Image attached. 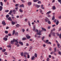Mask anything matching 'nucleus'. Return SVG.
<instances>
[{
  "label": "nucleus",
  "mask_w": 61,
  "mask_h": 61,
  "mask_svg": "<svg viewBox=\"0 0 61 61\" xmlns=\"http://www.w3.org/2000/svg\"><path fill=\"white\" fill-rule=\"evenodd\" d=\"M53 53H54V52L52 51L51 52L50 54L51 55H52Z\"/></svg>",
  "instance_id": "53"
},
{
  "label": "nucleus",
  "mask_w": 61,
  "mask_h": 61,
  "mask_svg": "<svg viewBox=\"0 0 61 61\" xmlns=\"http://www.w3.org/2000/svg\"><path fill=\"white\" fill-rule=\"evenodd\" d=\"M27 58H30V56L28 54L27 55Z\"/></svg>",
  "instance_id": "42"
},
{
  "label": "nucleus",
  "mask_w": 61,
  "mask_h": 61,
  "mask_svg": "<svg viewBox=\"0 0 61 61\" xmlns=\"http://www.w3.org/2000/svg\"><path fill=\"white\" fill-rule=\"evenodd\" d=\"M46 18L47 19H48V20H47L46 19H45V21L46 22H47V21H49V20L48 19V18H47V17H46Z\"/></svg>",
  "instance_id": "17"
},
{
  "label": "nucleus",
  "mask_w": 61,
  "mask_h": 61,
  "mask_svg": "<svg viewBox=\"0 0 61 61\" xmlns=\"http://www.w3.org/2000/svg\"><path fill=\"white\" fill-rule=\"evenodd\" d=\"M19 5L18 4H15V6L16 7L18 6Z\"/></svg>",
  "instance_id": "45"
},
{
  "label": "nucleus",
  "mask_w": 61,
  "mask_h": 61,
  "mask_svg": "<svg viewBox=\"0 0 61 61\" xmlns=\"http://www.w3.org/2000/svg\"><path fill=\"white\" fill-rule=\"evenodd\" d=\"M41 29L43 31H46V29L42 27L41 28Z\"/></svg>",
  "instance_id": "15"
},
{
  "label": "nucleus",
  "mask_w": 61,
  "mask_h": 61,
  "mask_svg": "<svg viewBox=\"0 0 61 61\" xmlns=\"http://www.w3.org/2000/svg\"><path fill=\"white\" fill-rule=\"evenodd\" d=\"M49 58H48L47 59V61H49Z\"/></svg>",
  "instance_id": "61"
},
{
  "label": "nucleus",
  "mask_w": 61,
  "mask_h": 61,
  "mask_svg": "<svg viewBox=\"0 0 61 61\" xmlns=\"http://www.w3.org/2000/svg\"><path fill=\"white\" fill-rule=\"evenodd\" d=\"M35 57L34 56H33L31 57V60H35Z\"/></svg>",
  "instance_id": "10"
},
{
  "label": "nucleus",
  "mask_w": 61,
  "mask_h": 61,
  "mask_svg": "<svg viewBox=\"0 0 61 61\" xmlns=\"http://www.w3.org/2000/svg\"><path fill=\"white\" fill-rule=\"evenodd\" d=\"M56 8L55 7V6H53L52 7V9H53V10H55Z\"/></svg>",
  "instance_id": "16"
},
{
  "label": "nucleus",
  "mask_w": 61,
  "mask_h": 61,
  "mask_svg": "<svg viewBox=\"0 0 61 61\" xmlns=\"http://www.w3.org/2000/svg\"><path fill=\"white\" fill-rule=\"evenodd\" d=\"M39 32H37V34L38 35H39V36H41V35H42V34H41V31L40 30H39Z\"/></svg>",
  "instance_id": "1"
},
{
  "label": "nucleus",
  "mask_w": 61,
  "mask_h": 61,
  "mask_svg": "<svg viewBox=\"0 0 61 61\" xmlns=\"http://www.w3.org/2000/svg\"><path fill=\"white\" fill-rule=\"evenodd\" d=\"M55 19V16H53V17L52 18V20H54Z\"/></svg>",
  "instance_id": "49"
},
{
  "label": "nucleus",
  "mask_w": 61,
  "mask_h": 61,
  "mask_svg": "<svg viewBox=\"0 0 61 61\" xmlns=\"http://www.w3.org/2000/svg\"><path fill=\"white\" fill-rule=\"evenodd\" d=\"M12 10H11L10 11L9 13V15H11V14H12Z\"/></svg>",
  "instance_id": "19"
},
{
  "label": "nucleus",
  "mask_w": 61,
  "mask_h": 61,
  "mask_svg": "<svg viewBox=\"0 0 61 61\" xmlns=\"http://www.w3.org/2000/svg\"><path fill=\"white\" fill-rule=\"evenodd\" d=\"M7 47H8L9 48H10V49H11V46L10 45H8L7 46Z\"/></svg>",
  "instance_id": "27"
},
{
  "label": "nucleus",
  "mask_w": 61,
  "mask_h": 61,
  "mask_svg": "<svg viewBox=\"0 0 61 61\" xmlns=\"http://www.w3.org/2000/svg\"><path fill=\"white\" fill-rule=\"evenodd\" d=\"M0 5H1V6H3V3L2 2H0Z\"/></svg>",
  "instance_id": "29"
},
{
  "label": "nucleus",
  "mask_w": 61,
  "mask_h": 61,
  "mask_svg": "<svg viewBox=\"0 0 61 61\" xmlns=\"http://www.w3.org/2000/svg\"><path fill=\"white\" fill-rule=\"evenodd\" d=\"M3 40H4L5 41H7V38H3Z\"/></svg>",
  "instance_id": "21"
},
{
  "label": "nucleus",
  "mask_w": 61,
  "mask_h": 61,
  "mask_svg": "<svg viewBox=\"0 0 61 61\" xmlns=\"http://www.w3.org/2000/svg\"><path fill=\"white\" fill-rule=\"evenodd\" d=\"M5 34H8V31H7V30H5Z\"/></svg>",
  "instance_id": "41"
},
{
  "label": "nucleus",
  "mask_w": 61,
  "mask_h": 61,
  "mask_svg": "<svg viewBox=\"0 0 61 61\" xmlns=\"http://www.w3.org/2000/svg\"><path fill=\"white\" fill-rule=\"evenodd\" d=\"M20 18H22L23 16H24V15H20Z\"/></svg>",
  "instance_id": "37"
},
{
  "label": "nucleus",
  "mask_w": 61,
  "mask_h": 61,
  "mask_svg": "<svg viewBox=\"0 0 61 61\" xmlns=\"http://www.w3.org/2000/svg\"><path fill=\"white\" fill-rule=\"evenodd\" d=\"M19 26H20V25L19 24H17L16 25V27H18Z\"/></svg>",
  "instance_id": "31"
},
{
  "label": "nucleus",
  "mask_w": 61,
  "mask_h": 61,
  "mask_svg": "<svg viewBox=\"0 0 61 61\" xmlns=\"http://www.w3.org/2000/svg\"><path fill=\"white\" fill-rule=\"evenodd\" d=\"M19 11L20 12H21V13H22V12H23V11L21 9H20Z\"/></svg>",
  "instance_id": "32"
},
{
  "label": "nucleus",
  "mask_w": 61,
  "mask_h": 61,
  "mask_svg": "<svg viewBox=\"0 0 61 61\" xmlns=\"http://www.w3.org/2000/svg\"><path fill=\"white\" fill-rule=\"evenodd\" d=\"M55 26H56V25H52V27H54Z\"/></svg>",
  "instance_id": "62"
},
{
  "label": "nucleus",
  "mask_w": 61,
  "mask_h": 61,
  "mask_svg": "<svg viewBox=\"0 0 61 61\" xmlns=\"http://www.w3.org/2000/svg\"><path fill=\"white\" fill-rule=\"evenodd\" d=\"M47 44H51V43L50 42H49Z\"/></svg>",
  "instance_id": "52"
},
{
  "label": "nucleus",
  "mask_w": 61,
  "mask_h": 61,
  "mask_svg": "<svg viewBox=\"0 0 61 61\" xmlns=\"http://www.w3.org/2000/svg\"><path fill=\"white\" fill-rule=\"evenodd\" d=\"M27 19H25V22H27Z\"/></svg>",
  "instance_id": "57"
},
{
  "label": "nucleus",
  "mask_w": 61,
  "mask_h": 61,
  "mask_svg": "<svg viewBox=\"0 0 61 61\" xmlns=\"http://www.w3.org/2000/svg\"><path fill=\"white\" fill-rule=\"evenodd\" d=\"M39 0H33V2H37V1H38Z\"/></svg>",
  "instance_id": "23"
},
{
  "label": "nucleus",
  "mask_w": 61,
  "mask_h": 61,
  "mask_svg": "<svg viewBox=\"0 0 61 61\" xmlns=\"http://www.w3.org/2000/svg\"><path fill=\"white\" fill-rule=\"evenodd\" d=\"M59 54L60 55H61V52L60 51H59Z\"/></svg>",
  "instance_id": "56"
},
{
  "label": "nucleus",
  "mask_w": 61,
  "mask_h": 61,
  "mask_svg": "<svg viewBox=\"0 0 61 61\" xmlns=\"http://www.w3.org/2000/svg\"><path fill=\"white\" fill-rule=\"evenodd\" d=\"M49 58H51V55H49Z\"/></svg>",
  "instance_id": "60"
},
{
  "label": "nucleus",
  "mask_w": 61,
  "mask_h": 61,
  "mask_svg": "<svg viewBox=\"0 0 61 61\" xmlns=\"http://www.w3.org/2000/svg\"><path fill=\"white\" fill-rule=\"evenodd\" d=\"M15 30H14L13 32L12 35H14L15 34Z\"/></svg>",
  "instance_id": "30"
},
{
  "label": "nucleus",
  "mask_w": 61,
  "mask_h": 61,
  "mask_svg": "<svg viewBox=\"0 0 61 61\" xmlns=\"http://www.w3.org/2000/svg\"><path fill=\"white\" fill-rule=\"evenodd\" d=\"M35 28H36V27L35 26H34L33 29V31H35Z\"/></svg>",
  "instance_id": "38"
},
{
  "label": "nucleus",
  "mask_w": 61,
  "mask_h": 61,
  "mask_svg": "<svg viewBox=\"0 0 61 61\" xmlns=\"http://www.w3.org/2000/svg\"><path fill=\"white\" fill-rule=\"evenodd\" d=\"M44 38H45V37H42V39L43 41H44Z\"/></svg>",
  "instance_id": "58"
},
{
  "label": "nucleus",
  "mask_w": 61,
  "mask_h": 61,
  "mask_svg": "<svg viewBox=\"0 0 61 61\" xmlns=\"http://www.w3.org/2000/svg\"><path fill=\"white\" fill-rule=\"evenodd\" d=\"M56 52V47L54 48V52Z\"/></svg>",
  "instance_id": "18"
},
{
  "label": "nucleus",
  "mask_w": 61,
  "mask_h": 61,
  "mask_svg": "<svg viewBox=\"0 0 61 61\" xmlns=\"http://www.w3.org/2000/svg\"><path fill=\"white\" fill-rule=\"evenodd\" d=\"M51 13V11H49L47 12L46 13V15H49V14H50Z\"/></svg>",
  "instance_id": "7"
},
{
  "label": "nucleus",
  "mask_w": 61,
  "mask_h": 61,
  "mask_svg": "<svg viewBox=\"0 0 61 61\" xmlns=\"http://www.w3.org/2000/svg\"><path fill=\"white\" fill-rule=\"evenodd\" d=\"M11 23L13 25H15V22H14V21H11Z\"/></svg>",
  "instance_id": "14"
},
{
  "label": "nucleus",
  "mask_w": 61,
  "mask_h": 61,
  "mask_svg": "<svg viewBox=\"0 0 61 61\" xmlns=\"http://www.w3.org/2000/svg\"><path fill=\"white\" fill-rule=\"evenodd\" d=\"M34 56L35 57H37V54L36 53H35L34 54Z\"/></svg>",
  "instance_id": "33"
},
{
  "label": "nucleus",
  "mask_w": 61,
  "mask_h": 61,
  "mask_svg": "<svg viewBox=\"0 0 61 61\" xmlns=\"http://www.w3.org/2000/svg\"><path fill=\"white\" fill-rule=\"evenodd\" d=\"M8 20H9V21H12V19L11 17H9L8 18Z\"/></svg>",
  "instance_id": "13"
},
{
  "label": "nucleus",
  "mask_w": 61,
  "mask_h": 61,
  "mask_svg": "<svg viewBox=\"0 0 61 61\" xmlns=\"http://www.w3.org/2000/svg\"><path fill=\"white\" fill-rule=\"evenodd\" d=\"M11 18L12 19H15V17H14V16H12L11 17Z\"/></svg>",
  "instance_id": "35"
},
{
  "label": "nucleus",
  "mask_w": 61,
  "mask_h": 61,
  "mask_svg": "<svg viewBox=\"0 0 61 61\" xmlns=\"http://www.w3.org/2000/svg\"><path fill=\"white\" fill-rule=\"evenodd\" d=\"M4 54L5 55H7V52H5L4 53Z\"/></svg>",
  "instance_id": "39"
},
{
  "label": "nucleus",
  "mask_w": 61,
  "mask_h": 61,
  "mask_svg": "<svg viewBox=\"0 0 61 61\" xmlns=\"http://www.w3.org/2000/svg\"><path fill=\"white\" fill-rule=\"evenodd\" d=\"M26 46H29V44H28V43H26Z\"/></svg>",
  "instance_id": "63"
},
{
  "label": "nucleus",
  "mask_w": 61,
  "mask_h": 61,
  "mask_svg": "<svg viewBox=\"0 0 61 61\" xmlns=\"http://www.w3.org/2000/svg\"><path fill=\"white\" fill-rule=\"evenodd\" d=\"M5 51H6V49H3L2 50V52H5Z\"/></svg>",
  "instance_id": "28"
},
{
  "label": "nucleus",
  "mask_w": 61,
  "mask_h": 61,
  "mask_svg": "<svg viewBox=\"0 0 61 61\" xmlns=\"http://www.w3.org/2000/svg\"><path fill=\"white\" fill-rule=\"evenodd\" d=\"M3 9V7L1 6H0V11L2 10Z\"/></svg>",
  "instance_id": "12"
},
{
  "label": "nucleus",
  "mask_w": 61,
  "mask_h": 61,
  "mask_svg": "<svg viewBox=\"0 0 61 61\" xmlns=\"http://www.w3.org/2000/svg\"><path fill=\"white\" fill-rule=\"evenodd\" d=\"M15 41V39H13V41H11L10 42L11 44H14Z\"/></svg>",
  "instance_id": "2"
},
{
  "label": "nucleus",
  "mask_w": 61,
  "mask_h": 61,
  "mask_svg": "<svg viewBox=\"0 0 61 61\" xmlns=\"http://www.w3.org/2000/svg\"><path fill=\"white\" fill-rule=\"evenodd\" d=\"M56 41L57 43V46H58V48H60V47H59V46H60V44L58 43V41Z\"/></svg>",
  "instance_id": "3"
},
{
  "label": "nucleus",
  "mask_w": 61,
  "mask_h": 61,
  "mask_svg": "<svg viewBox=\"0 0 61 61\" xmlns=\"http://www.w3.org/2000/svg\"><path fill=\"white\" fill-rule=\"evenodd\" d=\"M59 24V21L57 20V22L56 23V24L57 25H58V24Z\"/></svg>",
  "instance_id": "20"
},
{
  "label": "nucleus",
  "mask_w": 61,
  "mask_h": 61,
  "mask_svg": "<svg viewBox=\"0 0 61 61\" xmlns=\"http://www.w3.org/2000/svg\"><path fill=\"white\" fill-rule=\"evenodd\" d=\"M49 41H48V40H47L46 41H45V43H47V42Z\"/></svg>",
  "instance_id": "34"
},
{
  "label": "nucleus",
  "mask_w": 61,
  "mask_h": 61,
  "mask_svg": "<svg viewBox=\"0 0 61 61\" xmlns=\"http://www.w3.org/2000/svg\"><path fill=\"white\" fill-rule=\"evenodd\" d=\"M22 31L23 32H25V30L24 29H22Z\"/></svg>",
  "instance_id": "55"
},
{
  "label": "nucleus",
  "mask_w": 61,
  "mask_h": 61,
  "mask_svg": "<svg viewBox=\"0 0 61 61\" xmlns=\"http://www.w3.org/2000/svg\"><path fill=\"white\" fill-rule=\"evenodd\" d=\"M5 12H9V10H6L5 11Z\"/></svg>",
  "instance_id": "46"
},
{
  "label": "nucleus",
  "mask_w": 61,
  "mask_h": 61,
  "mask_svg": "<svg viewBox=\"0 0 61 61\" xmlns=\"http://www.w3.org/2000/svg\"><path fill=\"white\" fill-rule=\"evenodd\" d=\"M41 1H39L38 2V4H41Z\"/></svg>",
  "instance_id": "48"
},
{
  "label": "nucleus",
  "mask_w": 61,
  "mask_h": 61,
  "mask_svg": "<svg viewBox=\"0 0 61 61\" xmlns=\"http://www.w3.org/2000/svg\"><path fill=\"white\" fill-rule=\"evenodd\" d=\"M49 50H50V51H52V48H50V49H49Z\"/></svg>",
  "instance_id": "64"
},
{
  "label": "nucleus",
  "mask_w": 61,
  "mask_h": 61,
  "mask_svg": "<svg viewBox=\"0 0 61 61\" xmlns=\"http://www.w3.org/2000/svg\"><path fill=\"white\" fill-rule=\"evenodd\" d=\"M9 15H6V17H7V18H8V17H9Z\"/></svg>",
  "instance_id": "51"
},
{
  "label": "nucleus",
  "mask_w": 61,
  "mask_h": 61,
  "mask_svg": "<svg viewBox=\"0 0 61 61\" xmlns=\"http://www.w3.org/2000/svg\"><path fill=\"white\" fill-rule=\"evenodd\" d=\"M26 37L27 39H30V36H29V35H28V34L26 36Z\"/></svg>",
  "instance_id": "4"
},
{
  "label": "nucleus",
  "mask_w": 61,
  "mask_h": 61,
  "mask_svg": "<svg viewBox=\"0 0 61 61\" xmlns=\"http://www.w3.org/2000/svg\"><path fill=\"white\" fill-rule=\"evenodd\" d=\"M52 35H53V36H55V32H53L52 33Z\"/></svg>",
  "instance_id": "26"
},
{
  "label": "nucleus",
  "mask_w": 61,
  "mask_h": 61,
  "mask_svg": "<svg viewBox=\"0 0 61 61\" xmlns=\"http://www.w3.org/2000/svg\"><path fill=\"white\" fill-rule=\"evenodd\" d=\"M24 54L25 55H28V53L27 52H25L24 53Z\"/></svg>",
  "instance_id": "24"
},
{
  "label": "nucleus",
  "mask_w": 61,
  "mask_h": 61,
  "mask_svg": "<svg viewBox=\"0 0 61 61\" xmlns=\"http://www.w3.org/2000/svg\"><path fill=\"white\" fill-rule=\"evenodd\" d=\"M20 7H24V5L23 4L20 5L19 6Z\"/></svg>",
  "instance_id": "11"
},
{
  "label": "nucleus",
  "mask_w": 61,
  "mask_h": 61,
  "mask_svg": "<svg viewBox=\"0 0 61 61\" xmlns=\"http://www.w3.org/2000/svg\"><path fill=\"white\" fill-rule=\"evenodd\" d=\"M47 16L48 17H51L50 15H48Z\"/></svg>",
  "instance_id": "54"
},
{
  "label": "nucleus",
  "mask_w": 61,
  "mask_h": 61,
  "mask_svg": "<svg viewBox=\"0 0 61 61\" xmlns=\"http://www.w3.org/2000/svg\"><path fill=\"white\" fill-rule=\"evenodd\" d=\"M21 56H23L24 55V53L23 52H22L21 53Z\"/></svg>",
  "instance_id": "40"
},
{
  "label": "nucleus",
  "mask_w": 61,
  "mask_h": 61,
  "mask_svg": "<svg viewBox=\"0 0 61 61\" xmlns=\"http://www.w3.org/2000/svg\"><path fill=\"white\" fill-rule=\"evenodd\" d=\"M15 42H16V43H19V42H18V41H17V40H15Z\"/></svg>",
  "instance_id": "44"
},
{
  "label": "nucleus",
  "mask_w": 61,
  "mask_h": 61,
  "mask_svg": "<svg viewBox=\"0 0 61 61\" xmlns=\"http://www.w3.org/2000/svg\"><path fill=\"white\" fill-rule=\"evenodd\" d=\"M19 44H20L21 46H23V42L21 41H19Z\"/></svg>",
  "instance_id": "8"
},
{
  "label": "nucleus",
  "mask_w": 61,
  "mask_h": 61,
  "mask_svg": "<svg viewBox=\"0 0 61 61\" xmlns=\"http://www.w3.org/2000/svg\"><path fill=\"white\" fill-rule=\"evenodd\" d=\"M26 38L25 37L23 38L22 39V40H26Z\"/></svg>",
  "instance_id": "25"
},
{
  "label": "nucleus",
  "mask_w": 61,
  "mask_h": 61,
  "mask_svg": "<svg viewBox=\"0 0 61 61\" xmlns=\"http://www.w3.org/2000/svg\"><path fill=\"white\" fill-rule=\"evenodd\" d=\"M47 22H48V23L49 24H51V22H50V21H48Z\"/></svg>",
  "instance_id": "47"
},
{
  "label": "nucleus",
  "mask_w": 61,
  "mask_h": 61,
  "mask_svg": "<svg viewBox=\"0 0 61 61\" xmlns=\"http://www.w3.org/2000/svg\"><path fill=\"white\" fill-rule=\"evenodd\" d=\"M44 5H41V9H43V10H44L45 9V8L44 7H43V6Z\"/></svg>",
  "instance_id": "9"
},
{
  "label": "nucleus",
  "mask_w": 61,
  "mask_h": 61,
  "mask_svg": "<svg viewBox=\"0 0 61 61\" xmlns=\"http://www.w3.org/2000/svg\"><path fill=\"white\" fill-rule=\"evenodd\" d=\"M55 29H53L52 30H51V32H52V31H55Z\"/></svg>",
  "instance_id": "50"
},
{
  "label": "nucleus",
  "mask_w": 61,
  "mask_h": 61,
  "mask_svg": "<svg viewBox=\"0 0 61 61\" xmlns=\"http://www.w3.org/2000/svg\"><path fill=\"white\" fill-rule=\"evenodd\" d=\"M2 24L3 25H6V23H5V22L4 21H2Z\"/></svg>",
  "instance_id": "6"
},
{
  "label": "nucleus",
  "mask_w": 61,
  "mask_h": 61,
  "mask_svg": "<svg viewBox=\"0 0 61 61\" xmlns=\"http://www.w3.org/2000/svg\"><path fill=\"white\" fill-rule=\"evenodd\" d=\"M39 10H40V12L41 13H43V11H42V10L41 9H40Z\"/></svg>",
  "instance_id": "36"
},
{
  "label": "nucleus",
  "mask_w": 61,
  "mask_h": 61,
  "mask_svg": "<svg viewBox=\"0 0 61 61\" xmlns=\"http://www.w3.org/2000/svg\"><path fill=\"white\" fill-rule=\"evenodd\" d=\"M36 6L37 8H39V7H40V5H36Z\"/></svg>",
  "instance_id": "22"
},
{
  "label": "nucleus",
  "mask_w": 61,
  "mask_h": 61,
  "mask_svg": "<svg viewBox=\"0 0 61 61\" xmlns=\"http://www.w3.org/2000/svg\"><path fill=\"white\" fill-rule=\"evenodd\" d=\"M59 37H60V38H61V34H60V36H59Z\"/></svg>",
  "instance_id": "59"
},
{
  "label": "nucleus",
  "mask_w": 61,
  "mask_h": 61,
  "mask_svg": "<svg viewBox=\"0 0 61 61\" xmlns=\"http://www.w3.org/2000/svg\"><path fill=\"white\" fill-rule=\"evenodd\" d=\"M28 25H29L30 26H31V24H30V22H28Z\"/></svg>",
  "instance_id": "43"
},
{
  "label": "nucleus",
  "mask_w": 61,
  "mask_h": 61,
  "mask_svg": "<svg viewBox=\"0 0 61 61\" xmlns=\"http://www.w3.org/2000/svg\"><path fill=\"white\" fill-rule=\"evenodd\" d=\"M28 4L29 6H30V5H31L32 4V2H29Z\"/></svg>",
  "instance_id": "5"
}]
</instances>
